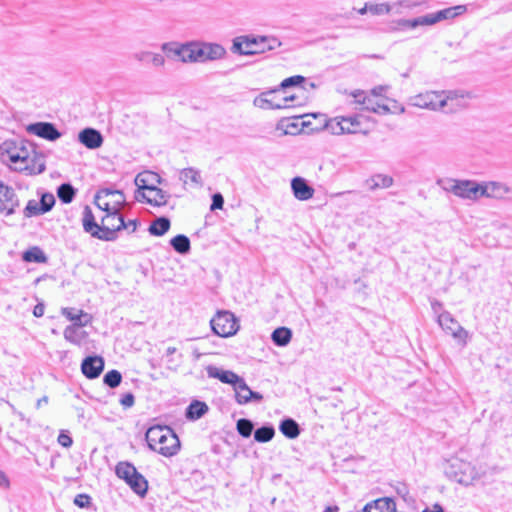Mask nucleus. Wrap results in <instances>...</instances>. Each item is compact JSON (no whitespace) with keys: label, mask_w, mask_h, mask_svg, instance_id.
<instances>
[{"label":"nucleus","mask_w":512,"mask_h":512,"mask_svg":"<svg viewBox=\"0 0 512 512\" xmlns=\"http://www.w3.org/2000/svg\"><path fill=\"white\" fill-rule=\"evenodd\" d=\"M145 440L149 449L165 457H172L180 450V440L168 426H151L146 431Z\"/></svg>","instance_id":"1"},{"label":"nucleus","mask_w":512,"mask_h":512,"mask_svg":"<svg viewBox=\"0 0 512 512\" xmlns=\"http://www.w3.org/2000/svg\"><path fill=\"white\" fill-rule=\"evenodd\" d=\"M281 46L275 37L269 36H241L233 40L232 50L241 55L261 54Z\"/></svg>","instance_id":"2"},{"label":"nucleus","mask_w":512,"mask_h":512,"mask_svg":"<svg viewBox=\"0 0 512 512\" xmlns=\"http://www.w3.org/2000/svg\"><path fill=\"white\" fill-rule=\"evenodd\" d=\"M466 10L467 8L465 5H456L414 19H401L398 21V25L402 30L414 29L418 26H432L444 20L454 19L455 17L465 13Z\"/></svg>","instance_id":"3"},{"label":"nucleus","mask_w":512,"mask_h":512,"mask_svg":"<svg viewBox=\"0 0 512 512\" xmlns=\"http://www.w3.org/2000/svg\"><path fill=\"white\" fill-rule=\"evenodd\" d=\"M437 185L444 191L455 196L476 201L480 198V183L473 180H458L453 178L438 179Z\"/></svg>","instance_id":"4"},{"label":"nucleus","mask_w":512,"mask_h":512,"mask_svg":"<svg viewBox=\"0 0 512 512\" xmlns=\"http://www.w3.org/2000/svg\"><path fill=\"white\" fill-rule=\"evenodd\" d=\"M445 475L452 481L468 486L477 477L475 467L467 461L458 457L449 459L444 467Z\"/></svg>","instance_id":"5"},{"label":"nucleus","mask_w":512,"mask_h":512,"mask_svg":"<svg viewBox=\"0 0 512 512\" xmlns=\"http://www.w3.org/2000/svg\"><path fill=\"white\" fill-rule=\"evenodd\" d=\"M116 475L124 480L131 490L144 497L148 491V481L137 471L135 466L129 462H119L115 467Z\"/></svg>","instance_id":"6"},{"label":"nucleus","mask_w":512,"mask_h":512,"mask_svg":"<svg viewBox=\"0 0 512 512\" xmlns=\"http://www.w3.org/2000/svg\"><path fill=\"white\" fill-rule=\"evenodd\" d=\"M100 222V240L102 241H115L118 238L117 232L125 227V220L119 206H113L111 211L101 216Z\"/></svg>","instance_id":"7"},{"label":"nucleus","mask_w":512,"mask_h":512,"mask_svg":"<svg viewBox=\"0 0 512 512\" xmlns=\"http://www.w3.org/2000/svg\"><path fill=\"white\" fill-rule=\"evenodd\" d=\"M280 89L275 88L262 92L253 100L254 106L264 110L284 109L291 107L289 102H293L295 95L280 96Z\"/></svg>","instance_id":"8"},{"label":"nucleus","mask_w":512,"mask_h":512,"mask_svg":"<svg viewBox=\"0 0 512 512\" xmlns=\"http://www.w3.org/2000/svg\"><path fill=\"white\" fill-rule=\"evenodd\" d=\"M210 324L213 332L221 337L232 336L239 329L237 318L228 310L217 311Z\"/></svg>","instance_id":"9"},{"label":"nucleus","mask_w":512,"mask_h":512,"mask_svg":"<svg viewBox=\"0 0 512 512\" xmlns=\"http://www.w3.org/2000/svg\"><path fill=\"white\" fill-rule=\"evenodd\" d=\"M437 322L447 334H450L459 343H466L468 332L458 323L451 313H440L437 317Z\"/></svg>","instance_id":"10"},{"label":"nucleus","mask_w":512,"mask_h":512,"mask_svg":"<svg viewBox=\"0 0 512 512\" xmlns=\"http://www.w3.org/2000/svg\"><path fill=\"white\" fill-rule=\"evenodd\" d=\"M440 91H426L410 98V104L415 107L439 110L444 108V100Z\"/></svg>","instance_id":"11"},{"label":"nucleus","mask_w":512,"mask_h":512,"mask_svg":"<svg viewBox=\"0 0 512 512\" xmlns=\"http://www.w3.org/2000/svg\"><path fill=\"white\" fill-rule=\"evenodd\" d=\"M135 183L140 189H147V192H149L146 203L153 206H164L167 204L168 193L154 185H148L147 180L143 178L142 174L137 175Z\"/></svg>","instance_id":"12"},{"label":"nucleus","mask_w":512,"mask_h":512,"mask_svg":"<svg viewBox=\"0 0 512 512\" xmlns=\"http://www.w3.org/2000/svg\"><path fill=\"white\" fill-rule=\"evenodd\" d=\"M20 205L15 190L0 181V214L12 215Z\"/></svg>","instance_id":"13"},{"label":"nucleus","mask_w":512,"mask_h":512,"mask_svg":"<svg viewBox=\"0 0 512 512\" xmlns=\"http://www.w3.org/2000/svg\"><path fill=\"white\" fill-rule=\"evenodd\" d=\"M105 361L98 354H89L81 362V372L89 380L97 379L103 372Z\"/></svg>","instance_id":"14"},{"label":"nucleus","mask_w":512,"mask_h":512,"mask_svg":"<svg viewBox=\"0 0 512 512\" xmlns=\"http://www.w3.org/2000/svg\"><path fill=\"white\" fill-rule=\"evenodd\" d=\"M378 102L374 101L373 98L370 96H367L364 91H354V104L359 105L360 111H370L372 112V109L369 108V106H376ZM358 107H354V111H356ZM362 121V115L354 112V134L356 133H366V130H363L361 128H358Z\"/></svg>","instance_id":"15"},{"label":"nucleus","mask_w":512,"mask_h":512,"mask_svg":"<svg viewBox=\"0 0 512 512\" xmlns=\"http://www.w3.org/2000/svg\"><path fill=\"white\" fill-rule=\"evenodd\" d=\"M233 390L235 392V400L239 405H245L250 402L259 403L263 400V395L251 390L244 378L240 379Z\"/></svg>","instance_id":"16"},{"label":"nucleus","mask_w":512,"mask_h":512,"mask_svg":"<svg viewBox=\"0 0 512 512\" xmlns=\"http://www.w3.org/2000/svg\"><path fill=\"white\" fill-rule=\"evenodd\" d=\"M27 132L49 141H55L61 137V133L55 125L50 122H36L30 124L27 127Z\"/></svg>","instance_id":"17"},{"label":"nucleus","mask_w":512,"mask_h":512,"mask_svg":"<svg viewBox=\"0 0 512 512\" xmlns=\"http://www.w3.org/2000/svg\"><path fill=\"white\" fill-rule=\"evenodd\" d=\"M6 154L8 157V160L13 164H25L24 166H20L19 170H25L28 168V159H29V151L23 144V142H20V144L16 143H8L6 144Z\"/></svg>","instance_id":"18"},{"label":"nucleus","mask_w":512,"mask_h":512,"mask_svg":"<svg viewBox=\"0 0 512 512\" xmlns=\"http://www.w3.org/2000/svg\"><path fill=\"white\" fill-rule=\"evenodd\" d=\"M510 192V187L501 182L490 181L480 183V198L503 199Z\"/></svg>","instance_id":"19"},{"label":"nucleus","mask_w":512,"mask_h":512,"mask_svg":"<svg viewBox=\"0 0 512 512\" xmlns=\"http://www.w3.org/2000/svg\"><path fill=\"white\" fill-rule=\"evenodd\" d=\"M324 127L334 135L352 133V116L324 119Z\"/></svg>","instance_id":"20"},{"label":"nucleus","mask_w":512,"mask_h":512,"mask_svg":"<svg viewBox=\"0 0 512 512\" xmlns=\"http://www.w3.org/2000/svg\"><path fill=\"white\" fill-rule=\"evenodd\" d=\"M78 141L86 148L94 150L102 146L104 139L100 131L88 127L79 132Z\"/></svg>","instance_id":"21"},{"label":"nucleus","mask_w":512,"mask_h":512,"mask_svg":"<svg viewBox=\"0 0 512 512\" xmlns=\"http://www.w3.org/2000/svg\"><path fill=\"white\" fill-rule=\"evenodd\" d=\"M206 371L208 377L218 379L224 384H230L233 388L242 378L231 370H224L213 365L207 366Z\"/></svg>","instance_id":"22"},{"label":"nucleus","mask_w":512,"mask_h":512,"mask_svg":"<svg viewBox=\"0 0 512 512\" xmlns=\"http://www.w3.org/2000/svg\"><path fill=\"white\" fill-rule=\"evenodd\" d=\"M82 226L86 233H89L91 237L100 240L101 223L96 221V217L93 214L92 209L86 205L82 212Z\"/></svg>","instance_id":"23"},{"label":"nucleus","mask_w":512,"mask_h":512,"mask_svg":"<svg viewBox=\"0 0 512 512\" xmlns=\"http://www.w3.org/2000/svg\"><path fill=\"white\" fill-rule=\"evenodd\" d=\"M291 188L296 199L306 201L313 197L314 189L302 177H295L291 181Z\"/></svg>","instance_id":"24"},{"label":"nucleus","mask_w":512,"mask_h":512,"mask_svg":"<svg viewBox=\"0 0 512 512\" xmlns=\"http://www.w3.org/2000/svg\"><path fill=\"white\" fill-rule=\"evenodd\" d=\"M363 512H396V504L392 498L383 497L367 503Z\"/></svg>","instance_id":"25"},{"label":"nucleus","mask_w":512,"mask_h":512,"mask_svg":"<svg viewBox=\"0 0 512 512\" xmlns=\"http://www.w3.org/2000/svg\"><path fill=\"white\" fill-rule=\"evenodd\" d=\"M162 50L166 53L168 58L187 63L186 55L188 53V43L183 45L164 43Z\"/></svg>","instance_id":"26"},{"label":"nucleus","mask_w":512,"mask_h":512,"mask_svg":"<svg viewBox=\"0 0 512 512\" xmlns=\"http://www.w3.org/2000/svg\"><path fill=\"white\" fill-rule=\"evenodd\" d=\"M441 98L444 100V107L450 106V110L462 108L465 106V94L463 91H440Z\"/></svg>","instance_id":"27"},{"label":"nucleus","mask_w":512,"mask_h":512,"mask_svg":"<svg viewBox=\"0 0 512 512\" xmlns=\"http://www.w3.org/2000/svg\"><path fill=\"white\" fill-rule=\"evenodd\" d=\"M393 183V178L386 174H374L365 181V185L370 191L389 188Z\"/></svg>","instance_id":"28"},{"label":"nucleus","mask_w":512,"mask_h":512,"mask_svg":"<svg viewBox=\"0 0 512 512\" xmlns=\"http://www.w3.org/2000/svg\"><path fill=\"white\" fill-rule=\"evenodd\" d=\"M209 411L208 405L199 400H193L186 408L185 417L188 420L196 421L202 418Z\"/></svg>","instance_id":"29"},{"label":"nucleus","mask_w":512,"mask_h":512,"mask_svg":"<svg viewBox=\"0 0 512 512\" xmlns=\"http://www.w3.org/2000/svg\"><path fill=\"white\" fill-rule=\"evenodd\" d=\"M279 431L288 439H295L301 433L299 424L290 417H285L279 423Z\"/></svg>","instance_id":"30"},{"label":"nucleus","mask_w":512,"mask_h":512,"mask_svg":"<svg viewBox=\"0 0 512 512\" xmlns=\"http://www.w3.org/2000/svg\"><path fill=\"white\" fill-rule=\"evenodd\" d=\"M187 62H205L207 61L204 42L188 43V53L186 55Z\"/></svg>","instance_id":"31"},{"label":"nucleus","mask_w":512,"mask_h":512,"mask_svg":"<svg viewBox=\"0 0 512 512\" xmlns=\"http://www.w3.org/2000/svg\"><path fill=\"white\" fill-rule=\"evenodd\" d=\"M62 314L70 321H73V324L87 325L91 319L89 314L75 308H63Z\"/></svg>","instance_id":"32"},{"label":"nucleus","mask_w":512,"mask_h":512,"mask_svg":"<svg viewBox=\"0 0 512 512\" xmlns=\"http://www.w3.org/2000/svg\"><path fill=\"white\" fill-rule=\"evenodd\" d=\"M170 220L165 217H158L150 224L148 232L153 236H163L170 229Z\"/></svg>","instance_id":"33"},{"label":"nucleus","mask_w":512,"mask_h":512,"mask_svg":"<svg viewBox=\"0 0 512 512\" xmlns=\"http://www.w3.org/2000/svg\"><path fill=\"white\" fill-rule=\"evenodd\" d=\"M179 178L184 184H187L188 181H190L191 183H193L195 186H198V187H201L203 185L200 171L193 167L182 169L180 171Z\"/></svg>","instance_id":"34"},{"label":"nucleus","mask_w":512,"mask_h":512,"mask_svg":"<svg viewBox=\"0 0 512 512\" xmlns=\"http://www.w3.org/2000/svg\"><path fill=\"white\" fill-rule=\"evenodd\" d=\"M292 338V331L287 327H278L272 334L271 339L273 343L279 347L286 346Z\"/></svg>","instance_id":"35"},{"label":"nucleus","mask_w":512,"mask_h":512,"mask_svg":"<svg viewBox=\"0 0 512 512\" xmlns=\"http://www.w3.org/2000/svg\"><path fill=\"white\" fill-rule=\"evenodd\" d=\"M391 11V7L387 3H366L363 8L358 9L360 15L370 13L372 15H384Z\"/></svg>","instance_id":"36"},{"label":"nucleus","mask_w":512,"mask_h":512,"mask_svg":"<svg viewBox=\"0 0 512 512\" xmlns=\"http://www.w3.org/2000/svg\"><path fill=\"white\" fill-rule=\"evenodd\" d=\"M170 245L179 254H187L190 252V239L183 234H178L170 240Z\"/></svg>","instance_id":"37"},{"label":"nucleus","mask_w":512,"mask_h":512,"mask_svg":"<svg viewBox=\"0 0 512 512\" xmlns=\"http://www.w3.org/2000/svg\"><path fill=\"white\" fill-rule=\"evenodd\" d=\"M275 436V429L271 424H265L254 431V439L258 443H267Z\"/></svg>","instance_id":"38"},{"label":"nucleus","mask_w":512,"mask_h":512,"mask_svg":"<svg viewBox=\"0 0 512 512\" xmlns=\"http://www.w3.org/2000/svg\"><path fill=\"white\" fill-rule=\"evenodd\" d=\"M57 196L65 204H69L76 196V189L70 183H63L57 189Z\"/></svg>","instance_id":"39"},{"label":"nucleus","mask_w":512,"mask_h":512,"mask_svg":"<svg viewBox=\"0 0 512 512\" xmlns=\"http://www.w3.org/2000/svg\"><path fill=\"white\" fill-rule=\"evenodd\" d=\"M84 325L73 324L68 326L64 331V337L67 341L72 343H79L84 337L82 327Z\"/></svg>","instance_id":"40"},{"label":"nucleus","mask_w":512,"mask_h":512,"mask_svg":"<svg viewBox=\"0 0 512 512\" xmlns=\"http://www.w3.org/2000/svg\"><path fill=\"white\" fill-rule=\"evenodd\" d=\"M204 50L207 61L221 59L226 54V50L216 43H204Z\"/></svg>","instance_id":"41"},{"label":"nucleus","mask_w":512,"mask_h":512,"mask_svg":"<svg viewBox=\"0 0 512 512\" xmlns=\"http://www.w3.org/2000/svg\"><path fill=\"white\" fill-rule=\"evenodd\" d=\"M122 374L116 369L108 371L103 377V384L111 389H115L120 386L122 382Z\"/></svg>","instance_id":"42"},{"label":"nucleus","mask_w":512,"mask_h":512,"mask_svg":"<svg viewBox=\"0 0 512 512\" xmlns=\"http://www.w3.org/2000/svg\"><path fill=\"white\" fill-rule=\"evenodd\" d=\"M23 260L26 262L44 263L47 257L39 247H32L24 252Z\"/></svg>","instance_id":"43"},{"label":"nucleus","mask_w":512,"mask_h":512,"mask_svg":"<svg viewBox=\"0 0 512 512\" xmlns=\"http://www.w3.org/2000/svg\"><path fill=\"white\" fill-rule=\"evenodd\" d=\"M236 430L244 438H249L254 431V423L247 418H241L236 423Z\"/></svg>","instance_id":"44"},{"label":"nucleus","mask_w":512,"mask_h":512,"mask_svg":"<svg viewBox=\"0 0 512 512\" xmlns=\"http://www.w3.org/2000/svg\"><path fill=\"white\" fill-rule=\"evenodd\" d=\"M109 196H120V200H115L113 206H120L125 202V197L123 192L119 190H112L109 188L101 189L97 192V199L100 198H108Z\"/></svg>","instance_id":"45"},{"label":"nucleus","mask_w":512,"mask_h":512,"mask_svg":"<svg viewBox=\"0 0 512 512\" xmlns=\"http://www.w3.org/2000/svg\"><path fill=\"white\" fill-rule=\"evenodd\" d=\"M44 213L45 212H42V207L40 205V202H38L36 200H29L26 207L23 210V214L26 218L38 216V215H41Z\"/></svg>","instance_id":"46"},{"label":"nucleus","mask_w":512,"mask_h":512,"mask_svg":"<svg viewBox=\"0 0 512 512\" xmlns=\"http://www.w3.org/2000/svg\"><path fill=\"white\" fill-rule=\"evenodd\" d=\"M304 81H305V77H303L301 75L291 76V77L284 79L281 82L278 89H280V91H281V90H284L289 87L298 86L301 83H303Z\"/></svg>","instance_id":"47"},{"label":"nucleus","mask_w":512,"mask_h":512,"mask_svg":"<svg viewBox=\"0 0 512 512\" xmlns=\"http://www.w3.org/2000/svg\"><path fill=\"white\" fill-rule=\"evenodd\" d=\"M40 205L42 207V212H49L54 204H55V197L52 193H44L42 196H41V199H40Z\"/></svg>","instance_id":"48"},{"label":"nucleus","mask_w":512,"mask_h":512,"mask_svg":"<svg viewBox=\"0 0 512 512\" xmlns=\"http://www.w3.org/2000/svg\"><path fill=\"white\" fill-rule=\"evenodd\" d=\"M73 503L79 508H89L92 506V498L85 493L75 496Z\"/></svg>","instance_id":"49"},{"label":"nucleus","mask_w":512,"mask_h":512,"mask_svg":"<svg viewBox=\"0 0 512 512\" xmlns=\"http://www.w3.org/2000/svg\"><path fill=\"white\" fill-rule=\"evenodd\" d=\"M57 441L61 446L65 447V448H70L73 444L72 437L69 435V433L67 431H64V430H62L59 433Z\"/></svg>","instance_id":"50"},{"label":"nucleus","mask_w":512,"mask_h":512,"mask_svg":"<svg viewBox=\"0 0 512 512\" xmlns=\"http://www.w3.org/2000/svg\"><path fill=\"white\" fill-rule=\"evenodd\" d=\"M120 404L125 408H131L135 404V396L131 392L123 394L119 400Z\"/></svg>","instance_id":"51"},{"label":"nucleus","mask_w":512,"mask_h":512,"mask_svg":"<svg viewBox=\"0 0 512 512\" xmlns=\"http://www.w3.org/2000/svg\"><path fill=\"white\" fill-rule=\"evenodd\" d=\"M106 198H100L97 199V194L94 197V203L95 205L102 210L103 212L107 213L112 210L113 205L110 204V202L105 200Z\"/></svg>","instance_id":"52"},{"label":"nucleus","mask_w":512,"mask_h":512,"mask_svg":"<svg viewBox=\"0 0 512 512\" xmlns=\"http://www.w3.org/2000/svg\"><path fill=\"white\" fill-rule=\"evenodd\" d=\"M223 205H224V198H223L222 194L221 193H215L212 196V204H211L210 209L212 211L217 210V209H222Z\"/></svg>","instance_id":"53"},{"label":"nucleus","mask_w":512,"mask_h":512,"mask_svg":"<svg viewBox=\"0 0 512 512\" xmlns=\"http://www.w3.org/2000/svg\"><path fill=\"white\" fill-rule=\"evenodd\" d=\"M369 108L372 109V112L382 115L391 113L392 111L390 106L380 103H377L376 106H369Z\"/></svg>","instance_id":"54"},{"label":"nucleus","mask_w":512,"mask_h":512,"mask_svg":"<svg viewBox=\"0 0 512 512\" xmlns=\"http://www.w3.org/2000/svg\"><path fill=\"white\" fill-rule=\"evenodd\" d=\"M149 61H151V63L155 66V67H161L164 65L165 63V58L162 54H159V53H151L150 55V59Z\"/></svg>","instance_id":"55"},{"label":"nucleus","mask_w":512,"mask_h":512,"mask_svg":"<svg viewBox=\"0 0 512 512\" xmlns=\"http://www.w3.org/2000/svg\"><path fill=\"white\" fill-rule=\"evenodd\" d=\"M137 227H138V220L132 219V220H128L127 222L125 221V227L123 229L128 230L129 233H134L136 231Z\"/></svg>","instance_id":"56"},{"label":"nucleus","mask_w":512,"mask_h":512,"mask_svg":"<svg viewBox=\"0 0 512 512\" xmlns=\"http://www.w3.org/2000/svg\"><path fill=\"white\" fill-rule=\"evenodd\" d=\"M431 308L433 312L438 316L440 313L445 312L443 310V304L438 300H432L431 301Z\"/></svg>","instance_id":"57"},{"label":"nucleus","mask_w":512,"mask_h":512,"mask_svg":"<svg viewBox=\"0 0 512 512\" xmlns=\"http://www.w3.org/2000/svg\"><path fill=\"white\" fill-rule=\"evenodd\" d=\"M390 107H391V109H392L391 113H399V114H402V113H404V111H405L404 106H402L401 104H399V103H398L397 101H395V100H392V101H391V106H390Z\"/></svg>","instance_id":"58"},{"label":"nucleus","mask_w":512,"mask_h":512,"mask_svg":"<svg viewBox=\"0 0 512 512\" xmlns=\"http://www.w3.org/2000/svg\"><path fill=\"white\" fill-rule=\"evenodd\" d=\"M145 191H147V189H140L138 187V189L136 191L135 199L137 201H144V202H146V198L149 197V193L147 194Z\"/></svg>","instance_id":"59"},{"label":"nucleus","mask_w":512,"mask_h":512,"mask_svg":"<svg viewBox=\"0 0 512 512\" xmlns=\"http://www.w3.org/2000/svg\"><path fill=\"white\" fill-rule=\"evenodd\" d=\"M45 311V306L42 303H38L34 306L33 314L35 317H42Z\"/></svg>","instance_id":"60"},{"label":"nucleus","mask_w":512,"mask_h":512,"mask_svg":"<svg viewBox=\"0 0 512 512\" xmlns=\"http://www.w3.org/2000/svg\"><path fill=\"white\" fill-rule=\"evenodd\" d=\"M9 486H10V481H9L7 475L2 470H0V487L1 488H9Z\"/></svg>","instance_id":"61"},{"label":"nucleus","mask_w":512,"mask_h":512,"mask_svg":"<svg viewBox=\"0 0 512 512\" xmlns=\"http://www.w3.org/2000/svg\"><path fill=\"white\" fill-rule=\"evenodd\" d=\"M151 52L143 51L135 54V58L139 61H146L150 59Z\"/></svg>","instance_id":"62"},{"label":"nucleus","mask_w":512,"mask_h":512,"mask_svg":"<svg viewBox=\"0 0 512 512\" xmlns=\"http://www.w3.org/2000/svg\"><path fill=\"white\" fill-rule=\"evenodd\" d=\"M422 512H444V509L440 504L436 503L433 505V509L426 508Z\"/></svg>","instance_id":"63"},{"label":"nucleus","mask_w":512,"mask_h":512,"mask_svg":"<svg viewBox=\"0 0 512 512\" xmlns=\"http://www.w3.org/2000/svg\"><path fill=\"white\" fill-rule=\"evenodd\" d=\"M385 87L384 86H379V87H375L374 89H372V94L373 96H379L382 94L383 91H385Z\"/></svg>","instance_id":"64"}]
</instances>
